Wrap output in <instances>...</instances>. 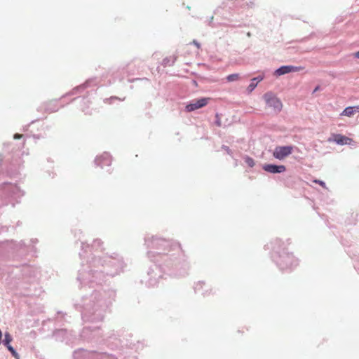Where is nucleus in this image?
<instances>
[{
  "label": "nucleus",
  "instance_id": "nucleus-12",
  "mask_svg": "<svg viewBox=\"0 0 359 359\" xmlns=\"http://www.w3.org/2000/svg\"><path fill=\"white\" fill-rule=\"evenodd\" d=\"M245 163L250 166L253 167L255 165V161L254 160L250 157H246L245 158Z\"/></svg>",
  "mask_w": 359,
  "mask_h": 359
},
{
  "label": "nucleus",
  "instance_id": "nucleus-2",
  "mask_svg": "<svg viewBox=\"0 0 359 359\" xmlns=\"http://www.w3.org/2000/svg\"><path fill=\"white\" fill-rule=\"evenodd\" d=\"M264 100L269 107H273L277 111H280L282 109L283 104L279 99L274 96L271 93H267L264 96Z\"/></svg>",
  "mask_w": 359,
  "mask_h": 359
},
{
  "label": "nucleus",
  "instance_id": "nucleus-6",
  "mask_svg": "<svg viewBox=\"0 0 359 359\" xmlns=\"http://www.w3.org/2000/svg\"><path fill=\"white\" fill-rule=\"evenodd\" d=\"M263 169L271 173H281L285 171V165H276L273 164H266L264 165Z\"/></svg>",
  "mask_w": 359,
  "mask_h": 359
},
{
  "label": "nucleus",
  "instance_id": "nucleus-8",
  "mask_svg": "<svg viewBox=\"0 0 359 359\" xmlns=\"http://www.w3.org/2000/svg\"><path fill=\"white\" fill-rule=\"evenodd\" d=\"M263 79L262 76H258L257 78H254L252 79L251 83L249 85L248 88L250 91L253 90L257 86L258 82L261 81Z\"/></svg>",
  "mask_w": 359,
  "mask_h": 359
},
{
  "label": "nucleus",
  "instance_id": "nucleus-1",
  "mask_svg": "<svg viewBox=\"0 0 359 359\" xmlns=\"http://www.w3.org/2000/svg\"><path fill=\"white\" fill-rule=\"evenodd\" d=\"M293 147L292 146H279L276 147L273 152L274 158L283 160L292 154Z\"/></svg>",
  "mask_w": 359,
  "mask_h": 359
},
{
  "label": "nucleus",
  "instance_id": "nucleus-11",
  "mask_svg": "<svg viewBox=\"0 0 359 359\" xmlns=\"http://www.w3.org/2000/svg\"><path fill=\"white\" fill-rule=\"evenodd\" d=\"M7 348L11 353L13 357H15L16 359H19L18 353L15 351V350L13 348L12 346H8Z\"/></svg>",
  "mask_w": 359,
  "mask_h": 359
},
{
  "label": "nucleus",
  "instance_id": "nucleus-15",
  "mask_svg": "<svg viewBox=\"0 0 359 359\" xmlns=\"http://www.w3.org/2000/svg\"><path fill=\"white\" fill-rule=\"evenodd\" d=\"M354 56L357 58H359V51L356 52L355 53H354Z\"/></svg>",
  "mask_w": 359,
  "mask_h": 359
},
{
  "label": "nucleus",
  "instance_id": "nucleus-10",
  "mask_svg": "<svg viewBox=\"0 0 359 359\" xmlns=\"http://www.w3.org/2000/svg\"><path fill=\"white\" fill-rule=\"evenodd\" d=\"M239 78V75L238 74H230L226 77V79L229 82H232L238 80Z\"/></svg>",
  "mask_w": 359,
  "mask_h": 359
},
{
  "label": "nucleus",
  "instance_id": "nucleus-16",
  "mask_svg": "<svg viewBox=\"0 0 359 359\" xmlns=\"http://www.w3.org/2000/svg\"><path fill=\"white\" fill-rule=\"evenodd\" d=\"M318 89H319V87H318V86H317V87L314 89L313 93H315V92H316L317 90H318Z\"/></svg>",
  "mask_w": 359,
  "mask_h": 359
},
{
  "label": "nucleus",
  "instance_id": "nucleus-14",
  "mask_svg": "<svg viewBox=\"0 0 359 359\" xmlns=\"http://www.w3.org/2000/svg\"><path fill=\"white\" fill-rule=\"evenodd\" d=\"M22 137V135L21 134H18V133H15L13 136V138L15 139V140H18V139H20Z\"/></svg>",
  "mask_w": 359,
  "mask_h": 359
},
{
  "label": "nucleus",
  "instance_id": "nucleus-13",
  "mask_svg": "<svg viewBox=\"0 0 359 359\" xmlns=\"http://www.w3.org/2000/svg\"><path fill=\"white\" fill-rule=\"evenodd\" d=\"M313 182L316 183V184H318L322 187L326 189V185H325V183L324 182H323L321 180H313Z\"/></svg>",
  "mask_w": 359,
  "mask_h": 359
},
{
  "label": "nucleus",
  "instance_id": "nucleus-17",
  "mask_svg": "<svg viewBox=\"0 0 359 359\" xmlns=\"http://www.w3.org/2000/svg\"><path fill=\"white\" fill-rule=\"evenodd\" d=\"M193 43H194V45H198L195 41H193Z\"/></svg>",
  "mask_w": 359,
  "mask_h": 359
},
{
  "label": "nucleus",
  "instance_id": "nucleus-5",
  "mask_svg": "<svg viewBox=\"0 0 359 359\" xmlns=\"http://www.w3.org/2000/svg\"><path fill=\"white\" fill-rule=\"evenodd\" d=\"M329 142L334 141L337 144L344 145V144H352L353 140L351 138H349L346 136L342 135L341 134H333L332 138H329Z\"/></svg>",
  "mask_w": 359,
  "mask_h": 359
},
{
  "label": "nucleus",
  "instance_id": "nucleus-7",
  "mask_svg": "<svg viewBox=\"0 0 359 359\" xmlns=\"http://www.w3.org/2000/svg\"><path fill=\"white\" fill-rule=\"evenodd\" d=\"M356 111L359 112V105L355 107H348L341 113V116L351 117L355 114Z\"/></svg>",
  "mask_w": 359,
  "mask_h": 359
},
{
  "label": "nucleus",
  "instance_id": "nucleus-9",
  "mask_svg": "<svg viewBox=\"0 0 359 359\" xmlns=\"http://www.w3.org/2000/svg\"><path fill=\"white\" fill-rule=\"evenodd\" d=\"M13 339L11 334L8 332L5 333V339L4 340V344L8 347V346H11L10 343L12 341Z\"/></svg>",
  "mask_w": 359,
  "mask_h": 359
},
{
  "label": "nucleus",
  "instance_id": "nucleus-4",
  "mask_svg": "<svg viewBox=\"0 0 359 359\" xmlns=\"http://www.w3.org/2000/svg\"><path fill=\"white\" fill-rule=\"evenodd\" d=\"M302 67H294L292 65L282 66L275 71L276 76H281L290 72H296L302 70Z\"/></svg>",
  "mask_w": 359,
  "mask_h": 359
},
{
  "label": "nucleus",
  "instance_id": "nucleus-3",
  "mask_svg": "<svg viewBox=\"0 0 359 359\" xmlns=\"http://www.w3.org/2000/svg\"><path fill=\"white\" fill-rule=\"evenodd\" d=\"M210 100V98L209 97H203L197 100H194L191 103L186 106V111L191 112L198 109H201L206 106Z\"/></svg>",
  "mask_w": 359,
  "mask_h": 359
}]
</instances>
